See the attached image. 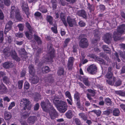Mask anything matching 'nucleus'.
Segmentation results:
<instances>
[{"mask_svg":"<svg viewBox=\"0 0 125 125\" xmlns=\"http://www.w3.org/2000/svg\"><path fill=\"white\" fill-rule=\"evenodd\" d=\"M53 103L60 112L64 113L67 110V106L65 102L54 99L53 101Z\"/></svg>","mask_w":125,"mask_h":125,"instance_id":"f257e3e1","label":"nucleus"},{"mask_svg":"<svg viewBox=\"0 0 125 125\" xmlns=\"http://www.w3.org/2000/svg\"><path fill=\"white\" fill-rule=\"evenodd\" d=\"M125 30V25L124 24L121 25L118 27L117 31L113 33V37L115 41H117L120 39V37L124 33Z\"/></svg>","mask_w":125,"mask_h":125,"instance_id":"f03ea898","label":"nucleus"},{"mask_svg":"<svg viewBox=\"0 0 125 125\" xmlns=\"http://www.w3.org/2000/svg\"><path fill=\"white\" fill-rule=\"evenodd\" d=\"M52 45L49 43L47 46V51L49 53V56L47 58V62L52 61L53 58L55 57L54 50L52 48Z\"/></svg>","mask_w":125,"mask_h":125,"instance_id":"7ed1b4c3","label":"nucleus"},{"mask_svg":"<svg viewBox=\"0 0 125 125\" xmlns=\"http://www.w3.org/2000/svg\"><path fill=\"white\" fill-rule=\"evenodd\" d=\"M41 105L43 110L47 112L53 107L51 104L47 99H45V102L42 101L41 103Z\"/></svg>","mask_w":125,"mask_h":125,"instance_id":"20e7f679","label":"nucleus"},{"mask_svg":"<svg viewBox=\"0 0 125 125\" xmlns=\"http://www.w3.org/2000/svg\"><path fill=\"white\" fill-rule=\"evenodd\" d=\"M20 104L21 105H22L24 108L23 110H25L27 109L28 110H31L32 107V105L31 102L27 99L23 98L21 100Z\"/></svg>","mask_w":125,"mask_h":125,"instance_id":"39448f33","label":"nucleus"},{"mask_svg":"<svg viewBox=\"0 0 125 125\" xmlns=\"http://www.w3.org/2000/svg\"><path fill=\"white\" fill-rule=\"evenodd\" d=\"M88 41L85 38H82L79 42V46L83 48H86L88 45Z\"/></svg>","mask_w":125,"mask_h":125,"instance_id":"423d86ee","label":"nucleus"},{"mask_svg":"<svg viewBox=\"0 0 125 125\" xmlns=\"http://www.w3.org/2000/svg\"><path fill=\"white\" fill-rule=\"evenodd\" d=\"M87 70L88 73L94 74L97 72V67L95 65L93 64L87 68Z\"/></svg>","mask_w":125,"mask_h":125,"instance_id":"0eeeda50","label":"nucleus"},{"mask_svg":"<svg viewBox=\"0 0 125 125\" xmlns=\"http://www.w3.org/2000/svg\"><path fill=\"white\" fill-rule=\"evenodd\" d=\"M50 116L52 119H55L58 116V114L56 110L52 107L49 111Z\"/></svg>","mask_w":125,"mask_h":125,"instance_id":"6e6552de","label":"nucleus"},{"mask_svg":"<svg viewBox=\"0 0 125 125\" xmlns=\"http://www.w3.org/2000/svg\"><path fill=\"white\" fill-rule=\"evenodd\" d=\"M13 23L11 21H9L6 24L4 31V33L6 34L12 28Z\"/></svg>","mask_w":125,"mask_h":125,"instance_id":"1a4fd4ad","label":"nucleus"},{"mask_svg":"<svg viewBox=\"0 0 125 125\" xmlns=\"http://www.w3.org/2000/svg\"><path fill=\"white\" fill-rule=\"evenodd\" d=\"M67 21L69 25L71 27H73L74 25L76 24V22L74 19H72L70 16H68L67 18Z\"/></svg>","mask_w":125,"mask_h":125,"instance_id":"9d476101","label":"nucleus"},{"mask_svg":"<svg viewBox=\"0 0 125 125\" xmlns=\"http://www.w3.org/2000/svg\"><path fill=\"white\" fill-rule=\"evenodd\" d=\"M112 34L107 33L104 35V42L108 44L110 42L112 39Z\"/></svg>","mask_w":125,"mask_h":125,"instance_id":"9b49d317","label":"nucleus"},{"mask_svg":"<svg viewBox=\"0 0 125 125\" xmlns=\"http://www.w3.org/2000/svg\"><path fill=\"white\" fill-rule=\"evenodd\" d=\"M74 60L75 59L72 57H70L69 58L67 65L69 70L72 69Z\"/></svg>","mask_w":125,"mask_h":125,"instance_id":"f8f14e48","label":"nucleus"},{"mask_svg":"<svg viewBox=\"0 0 125 125\" xmlns=\"http://www.w3.org/2000/svg\"><path fill=\"white\" fill-rule=\"evenodd\" d=\"M77 14L79 16L83 17V18L86 19L87 18V15L85 10H82L78 11L77 13Z\"/></svg>","mask_w":125,"mask_h":125,"instance_id":"ddd939ff","label":"nucleus"},{"mask_svg":"<svg viewBox=\"0 0 125 125\" xmlns=\"http://www.w3.org/2000/svg\"><path fill=\"white\" fill-rule=\"evenodd\" d=\"M60 18L65 27H67L68 24L65 20L66 16L65 14L62 12H61L60 15Z\"/></svg>","mask_w":125,"mask_h":125,"instance_id":"4468645a","label":"nucleus"},{"mask_svg":"<svg viewBox=\"0 0 125 125\" xmlns=\"http://www.w3.org/2000/svg\"><path fill=\"white\" fill-rule=\"evenodd\" d=\"M11 56L16 61H20V59L18 57L17 53L14 50H12L10 53Z\"/></svg>","mask_w":125,"mask_h":125,"instance_id":"2eb2a0df","label":"nucleus"},{"mask_svg":"<svg viewBox=\"0 0 125 125\" xmlns=\"http://www.w3.org/2000/svg\"><path fill=\"white\" fill-rule=\"evenodd\" d=\"M34 67V66L32 64L30 65L28 67L29 74L32 76H34L35 73Z\"/></svg>","mask_w":125,"mask_h":125,"instance_id":"dca6fc26","label":"nucleus"},{"mask_svg":"<svg viewBox=\"0 0 125 125\" xmlns=\"http://www.w3.org/2000/svg\"><path fill=\"white\" fill-rule=\"evenodd\" d=\"M14 6H12L11 8V10L10 12V17L12 19L15 18V15L16 13V10Z\"/></svg>","mask_w":125,"mask_h":125,"instance_id":"f3484780","label":"nucleus"},{"mask_svg":"<svg viewBox=\"0 0 125 125\" xmlns=\"http://www.w3.org/2000/svg\"><path fill=\"white\" fill-rule=\"evenodd\" d=\"M96 59L98 62V63L100 64L102 69L103 70L104 66L107 65V63L103 59L96 57Z\"/></svg>","mask_w":125,"mask_h":125,"instance_id":"a211bd4d","label":"nucleus"},{"mask_svg":"<svg viewBox=\"0 0 125 125\" xmlns=\"http://www.w3.org/2000/svg\"><path fill=\"white\" fill-rule=\"evenodd\" d=\"M37 117L35 116H31L29 117L27 120L28 123L33 124L37 120Z\"/></svg>","mask_w":125,"mask_h":125,"instance_id":"6ab92c4d","label":"nucleus"},{"mask_svg":"<svg viewBox=\"0 0 125 125\" xmlns=\"http://www.w3.org/2000/svg\"><path fill=\"white\" fill-rule=\"evenodd\" d=\"M4 115L5 119L6 120H10L12 117L10 113L7 111L5 112Z\"/></svg>","mask_w":125,"mask_h":125,"instance_id":"aec40b11","label":"nucleus"},{"mask_svg":"<svg viewBox=\"0 0 125 125\" xmlns=\"http://www.w3.org/2000/svg\"><path fill=\"white\" fill-rule=\"evenodd\" d=\"M3 67L6 69H9L12 67V63L10 62H5L3 64Z\"/></svg>","mask_w":125,"mask_h":125,"instance_id":"412c9836","label":"nucleus"},{"mask_svg":"<svg viewBox=\"0 0 125 125\" xmlns=\"http://www.w3.org/2000/svg\"><path fill=\"white\" fill-rule=\"evenodd\" d=\"M65 115L67 118L70 119L72 118L73 115L72 111L69 110L65 113Z\"/></svg>","mask_w":125,"mask_h":125,"instance_id":"4be33fe9","label":"nucleus"},{"mask_svg":"<svg viewBox=\"0 0 125 125\" xmlns=\"http://www.w3.org/2000/svg\"><path fill=\"white\" fill-rule=\"evenodd\" d=\"M46 81L49 83H52L54 81V79L52 77V75L51 74L48 75Z\"/></svg>","mask_w":125,"mask_h":125,"instance_id":"5701e85b","label":"nucleus"},{"mask_svg":"<svg viewBox=\"0 0 125 125\" xmlns=\"http://www.w3.org/2000/svg\"><path fill=\"white\" fill-rule=\"evenodd\" d=\"M83 81L84 84L86 86H89L90 85V83L87 78L83 77Z\"/></svg>","mask_w":125,"mask_h":125,"instance_id":"b1692460","label":"nucleus"},{"mask_svg":"<svg viewBox=\"0 0 125 125\" xmlns=\"http://www.w3.org/2000/svg\"><path fill=\"white\" fill-rule=\"evenodd\" d=\"M34 39L37 42L38 44H41L42 42L40 37L35 34L33 35Z\"/></svg>","mask_w":125,"mask_h":125,"instance_id":"393cba45","label":"nucleus"},{"mask_svg":"<svg viewBox=\"0 0 125 125\" xmlns=\"http://www.w3.org/2000/svg\"><path fill=\"white\" fill-rule=\"evenodd\" d=\"M64 73V71L63 68L59 67L57 73L58 75H63Z\"/></svg>","mask_w":125,"mask_h":125,"instance_id":"a878e982","label":"nucleus"},{"mask_svg":"<svg viewBox=\"0 0 125 125\" xmlns=\"http://www.w3.org/2000/svg\"><path fill=\"white\" fill-rule=\"evenodd\" d=\"M22 9L26 15L27 17L28 18V16L30 14V13L28 5H26V7H22Z\"/></svg>","mask_w":125,"mask_h":125,"instance_id":"bb28decb","label":"nucleus"},{"mask_svg":"<svg viewBox=\"0 0 125 125\" xmlns=\"http://www.w3.org/2000/svg\"><path fill=\"white\" fill-rule=\"evenodd\" d=\"M115 92L116 94L122 96H125V91H123L122 90L115 91Z\"/></svg>","mask_w":125,"mask_h":125,"instance_id":"cd10ccee","label":"nucleus"},{"mask_svg":"<svg viewBox=\"0 0 125 125\" xmlns=\"http://www.w3.org/2000/svg\"><path fill=\"white\" fill-rule=\"evenodd\" d=\"M39 79L37 76H35L31 80V82L32 84L37 83L39 81Z\"/></svg>","mask_w":125,"mask_h":125,"instance_id":"c85d7f7f","label":"nucleus"},{"mask_svg":"<svg viewBox=\"0 0 125 125\" xmlns=\"http://www.w3.org/2000/svg\"><path fill=\"white\" fill-rule=\"evenodd\" d=\"M79 115L80 118L84 121H86L87 119V115L83 113H79Z\"/></svg>","mask_w":125,"mask_h":125,"instance_id":"c756f323","label":"nucleus"},{"mask_svg":"<svg viewBox=\"0 0 125 125\" xmlns=\"http://www.w3.org/2000/svg\"><path fill=\"white\" fill-rule=\"evenodd\" d=\"M26 25L30 32L31 33H32L33 32H34V29L31 27L30 24L28 22H26Z\"/></svg>","mask_w":125,"mask_h":125,"instance_id":"7c9ffc66","label":"nucleus"},{"mask_svg":"<svg viewBox=\"0 0 125 125\" xmlns=\"http://www.w3.org/2000/svg\"><path fill=\"white\" fill-rule=\"evenodd\" d=\"M113 115L115 116H118L120 114V111L118 108L115 109L113 111Z\"/></svg>","mask_w":125,"mask_h":125,"instance_id":"2f4dec72","label":"nucleus"},{"mask_svg":"<svg viewBox=\"0 0 125 125\" xmlns=\"http://www.w3.org/2000/svg\"><path fill=\"white\" fill-rule=\"evenodd\" d=\"M102 48L104 51L107 53H109L111 51L110 49L106 45H103Z\"/></svg>","mask_w":125,"mask_h":125,"instance_id":"473e14b6","label":"nucleus"},{"mask_svg":"<svg viewBox=\"0 0 125 125\" xmlns=\"http://www.w3.org/2000/svg\"><path fill=\"white\" fill-rule=\"evenodd\" d=\"M46 20L50 24L52 25L53 18L52 16L50 15H47L46 17Z\"/></svg>","mask_w":125,"mask_h":125,"instance_id":"72a5a7b5","label":"nucleus"},{"mask_svg":"<svg viewBox=\"0 0 125 125\" xmlns=\"http://www.w3.org/2000/svg\"><path fill=\"white\" fill-rule=\"evenodd\" d=\"M3 53L4 55L7 56H9L10 55V52L9 49L8 48H6L3 51Z\"/></svg>","mask_w":125,"mask_h":125,"instance_id":"f704fd0d","label":"nucleus"},{"mask_svg":"<svg viewBox=\"0 0 125 125\" xmlns=\"http://www.w3.org/2000/svg\"><path fill=\"white\" fill-rule=\"evenodd\" d=\"M16 13L15 15V18L19 20H20L21 19V17L20 15L19 10L17 9L16 10Z\"/></svg>","mask_w":125,"mask_h":125,"instance_id":"c9c22d12","label":"nucleus"},{"mask_svg":"<svg viewBox=\"0 0 125 125\" xmlns=\"http://www.w3.org/2000/svg\"><path fill=\"white\" fill-rule=\"evenodd\" d=\"M87 5L88 6L87 8L89 9L90 12L94 10V7L93 4H91L90 3H88Z\"/></svg>","mask_w":125,"mask_h":125,"instance_id":"e433bc0d","label":"nucleus"},{"mask_svg":"<svg viewBox=\"0 0 125 125\" xmlns=\"http://www.w3.org/2000/svg\"><path fill=\"white\" fill-rule=\"evenodd\" d=\"M80 94L78 92H76L74 94V98L76 101L80 100Z\"/></svg>","mask_w":125,"mask_h":125,"instance_id":"4c0bfd02","label":"nucleus"},{"mask_svg":"<svg viewBox=\"0 0 125 125\" xmlns=\"http://www.w3.org/2000/svg\"><path fill=\"white\" fill-rule=\"evenodd\" d=\"M3 80L4 83L6 84L9 83L10 82V79L7 76L3 77Z\"/></svg>","mask_w":125,"mask_h":125,"instance_id":"58836bf2","label":"nucleus"},{"mask_svg":"<svg viewBox=\"0 0 125 125\" xmlns=\"http://www.w3.org/2000/svg\"><path fill=\"white\" fill-rule=\"evenodd\" d=\"M113 74L112 72H107V73L105 75V76L107 78L111 79L112 78Z\"/></svg>","mask_w":125,"mask_h":125,"instance_id":"ea45409f","label":"nucleus"},{"mask_svg":"<svg viewBox=\"0 0 125 125\" xmlns=\"http://www.w3.org/2000/svg\"><path fill=\"white\" fill-rule=\"evenodd\" d=\"M91 112H93L95 113L97 116H99L101 115V111L100 110H93L91 111Z\"/></svg>","mask_w":125,"mask_h":125,"instance_id":"a19ab883","label":"nucleus"},{"mask_svg":"<svg viewBox=\"0 0 125 125\" xmlns=\"http://www.w3.org/2000/svg\"><path fill=\"white\" fill-rule=\"evenodd\" d=\"M112 112V110L111 109H109L108 110L105 111L103 112V115L108 116Z\"/></svg>","mask_w":125,"mask_h":125,"instance_id":"79ce46f5","label":"nucleus"},{"mask_svg":"<svg viewBox=\"0 0 125 125\" xmlns=\"http://www.w3.org/2000/svg\"><path fill=\"white\" fill-rule=\"evenodd\" d=\"M19 53L21 55H26V53L25 49L23 48H21L18 51Z\"/></svg>","mask_w":125,"mask_h":125,"instance_id":"37998d69","label":"nucleus"},{"mask_svg":"<svg viewBox=\"0 0 125 125\" xmlns=\"http://www.w3.org/2000/svg\"><path fill=\"white\" fill-rule=\"evenodd\" d=\"M122 83V81L120 80L119 79L115 82L114 84V86L116 87L119 86Z\"/></svg>","mask_w":125,"mask_h":125,"instance_id":"c03bdc74","label":"nucleus"},{"mask_svg":"<svg viewBox=\"0 0 125 125\" xmlns=\"http://www.w3.org/2000/svg\"><path fill=\"white\" fill-rule=\"evenodd\" d=\"M50 71L49 67L47 66H46L44 68V70L42 71V73H45L49 72Z\"/></svg>","mask_w":125,"mask_h":125,"instance_id":"a18cd8bd","label":"nucleus"},{"mask_svg":"<svg viewBox=\"0 0 125 125\" xmlns=\"http://www.w3.org/2000/svg\"><path fill=\"white\" fill-rule=\"evenodd\" d=\"M105 101L106 104L107 105H109L112 104L111 100L108 98H107L105 99Z\"/></svg>","mask_w":125,"mask_h":125,"instance_id":"49530a36","label":"nucleus"},{"mask_svg":"<svg viewBox=\"0 0 125 125\" xmlns=\"http://www.w3.org/2000/svg\"><path fill=\"white\" fill-rule=\"evenodd\" d=\"M35 64L36 65H37L38 66L42 65V63L40 62V61L38 57H36L35 58Z\"/></svg>","mask_w":125,"mask_h":125,"instance_id":"de8ad7c7","label":"nucleus"},{"mask_svg":"<svg viewBox=\"0 0 125 125\" xmlns=\"http://www.w3.org/2000/svg\"><path fill=\"white\" fill-rule=\"evenodd\" d=\"M53 25V27H52L51 29L52 31L55 33H57V28L55 24H54Z\"/></svg>","mask_w":125,"mask_h":125,"instance_id":"09e8293b","label":"nucleus"},{"mask_svg":"<svg viewBox=\"0 0 125 125\" xmlns=\"http://www.w3.org/2000/svg\"><path fill=\"white\" fill-rule=\"evenodd\" d=\"M73 121L76 125L81 123L79 119L78 118H75L73 119Z\"/></svg>","mask_w":125,"mask_h":125,"instance_id":"8fccbe9b","label":"nucleus"},{"mask_svg":"<svg viewBox=\"0 0 125 125\" xmlns=\"http://www.w3.org/2000/svg\"><path fill=\"white\" fill-rule=\"evenodd\" d=\"M94 36L95 37H97L98 38L97 39H95L94 40L95 41H94V40H93V42H96L98 40V39L99 38V32L98 31L94 33Z\"/></svg>","mask_w":125,"mask_h":125,"instance_id":"3c124183","label":"nucleus"},{"mask_svg":"<svg viewBox=\"0 0 125 125\" xmlns=\"http://www.w3.org/2000/svg\"><path fill=\"white\" fill-rule=\"evenodd\" d=\"M66 96L69 98V99L72 101V98L71 95V94L68 91H66L65 93Z\"/></svg>","mask_w":125,"mask_h":125,"instance_id":"603ef678","label":"nucleus"},{"mask_svg":"<svg viewBox=\"0 0 125 125\" xmlns=\"http://www.w3.org/2000/svg\"><path fill=\"white\" fill-rule=\"evenodd\" d=\"M6 39L8 41L9 43H10L12 41V37L7 35L6 36Z\"/></svg>","mask_w":125,"mask_h":125,"instance_id":"864d4df0","label":"nucleus"},{"mask_svg":"<svg viewBox=\"0 0 125 125\" xmlns=\"http://www.w3.org/2000/svg\"><path fill=\"white\" fill-rule=\"evenodd\" d=\"M23 81H20L18 82V85L19 89H21L22 86Z\"/></svg>","mask_w":125,"mask_h":125,"instance_id":"5fc2aeb1","label":"nucleus"},{"mask_svg":"<svg viewBox=\"0 0 125 125\" xmlns=\"http://www.w3.org/2000/svg\"><path fill=\"white\" fill-rule=\"evenodd\" d=\"M17 27H18L19 31H23L24 28V25L23 24H19L18 25Z\"/></svg>","mask_w":125,"mask_h":125,"instance_id":"6e6d98bb","label":"nucleus"},{"mask_svg":"<svg viewBox=\"0 0 125 125\" xmlns=\"http://www.w3.org/2000/svg\"><path fill=\"white\" fill-rule=\"evenodd\" d=\"M5 5L7 6H9L11 4L10 0H4Z\"/></svg>","mask_w":125,"mask_h":125,"instance_id":"4d7b16f0","label":"nucleus"},{"mask_svg":"<svg viewBox=\"0 0 125 125\" xmlns=\"http://www.w3.org/2000/svg\"><path fill=\"white\" fill-rule=\"evenodd\" d=\"M42 52V50L41 48H38L37 49L36 55L37 57H38L40 54Z\"/></svg>","mask_w":125,"mask_h":125,"instance_id":"13d9d810","label":"nucleus"},{"mask_svg":"<svg viewBox=\"0 0 125 125\" xmlns=\"http://www.w3.org/2000/svg\"><path fill=\"white\" fill-rule=\"evenodd\" d=\"M34 15L36 17H40L41 18H42V17L41 13L38 11L36 12L35 13Z\"/></svg>","mask_w":125,"mask_h":125,"instance_id":"bf43d9fd","label":"nucleus"},{"mask_svg":"<svg viewBox=\"0 0 125 125\" xmlns=\"http://www.w3.org/2000/svg\"><path fill=\"white\" fill-rule=\"evenodd\" d=\"M40 105L38 103L36 104L34 106V110L35 111L38 110L39 108Z\"/></svg>","mask_w":125,"mask_h":125,"instance_id":"052dcab7","label":"nucleus"},{"mask_svg":"<svg viewBox=\"0 0 125 125\" xmlns=\"http://www.w3.org/2000/svg\"><path fill=\"white\" fill-rule=\"evenodd\" d=\"M25 34L26 37L29 39H31L32 37V36L31 35H30L28 32H26Z\"/></svg>","mask_w":125,"mask_h":125,"instance_id":"680f3d73","label":"nucleus"},{"mask_svg":"<svg viewBox=\"0 0 125 125\" xmlns=\"http://www.w3.org/2000/svg\"><path fill=\"white\" fill-rule=\"evenodd\" d=\"M79 24L81 27H83L85 25V23L82 21H81L79 22Z\"/></svg>","mask_w":125,"mask_h":125,"instance_id":"e2e57ef3","label":"nucleus"},{"mask_svg":"<svg viewBox=\"0 0 125 125\" xmlns=\"http://www.w3.org/2000/svg\"><path fill=\"white\" fill-rule=\"evenodd\" d=\"M106 83L109 85L111 86L114 85V82H113L112 81L110 80H106Z\"/></svg>","mask_w":125,"mask_h":125,"instance_id":"0e129e2a","label":"nucleus"},{"mask_svg":"<svg viewBox=\"0 0 125 125\" xmlns=\"http://www.w3.org/2000/svg\"><path fill=\"white\" fill-rule=\"evenodd\" d=\"M120 55L123 59H125V52H120Z\"/></svg>","mask_w":125,"mask_h":125,"instance_id":"69168bd1","label":"nucleus"},{"mask_svg":"<svg viewBox=\"0 0 125 125\" xmlns=\"http://www.w3.org/2000/svg\"><path fill=\"white\" fill-rule=\"evenodd\" d=\"M3 40V34L2 32H0V43L2 42Z\"/></svg>","mask_w":125,"mask_h":125,"instance_id":"338daca9","label":"nucleus"},{"mask_svg":"<svg viewBox=\"0 0 125 125\" xmlns=\"http://www.w3.org/2000/svg\"><path fill=\"white\" fill-rule=\"evenodd\" d=\"M16 36L17 37L21 38L23 37V34L22 33H18L16 34Z\"/></svg>","mask_w":125,"mask_h":125,"instance_id":"774afa93","label":"nucleus"}]
</instances>
